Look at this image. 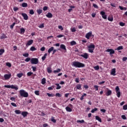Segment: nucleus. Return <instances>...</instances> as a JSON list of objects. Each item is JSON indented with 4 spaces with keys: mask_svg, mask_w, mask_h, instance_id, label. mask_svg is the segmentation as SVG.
<instances>
[{
    "mask_svg": "<svg viewBox=\"0 0 127 127\" xmlns=\"http://www.w3.org/2000/svg\"><path fill=\"white\" fill-rule=\"evenodd\" d=\"M71 65L73 67H75V68H83V67H85V64L78 61L72 62Z\"/></svg>",
    "mask_w": 127,
    "mask_h": 127,
    "instance_id": "f257e3e1",
    "label": "nucleus"
},
{
    "mask_svg": "<svg viewBox=\"0 0 127 127\" xmlns=\"http://www.w3.org/2000/svg\"><path fill=\"white\" fill-rule=\"evenodd\" d=\"M19 93L21 97H24V98H27L28 97V93L25 92L23 89L20 90Z\"/></svg>",
    "mask_w": 127,
    "mask_h": 127,
    "instance_id": "f03ea898",
    "label": "nucleus"
},
{
    "mask_svg": "<svg viewBox=\"0 0 127 127\" xmlns=\"http://www.w3.org/2000/svg\"><path fill=\"white\" fill-rule=\"evenodd\" d=\"M88 52L89 53H93L94 52V49H95V45L91 44L88 46Z\"/></svg>",
    "mask_w": 127,
    "mask_h": 127,
    "instance_id": "7ed1b4c3",
    "label": "nucleus"
},
{
    "mask_svg": "<svg viewBox=\"0 0 127 127\" xmlns=\"http://www.w3.org/2000/svg\"><path fill=\"white\" fill-rule=\"evenodd\" d=\"M4 88H7L8 89H14V90H18V87L17 86H15L14 85H5L4 86Z\"/></svg>",
    "mask_w": 127,
    "mask_h": 127,
    "instance_id": "20e7f679",
    "label": "nucleus"
},
{
    "mask_svg": "<svg viewBox=\"0 0 127 127\" xmlns=\"http://www.w3.org/2000/svg\"><path fill=\"white\" fill-rule=\"evenodd\" d=\"M115 92L116 93V95L118 98L121 97V90H120V87L119 86H116L115 88Z\"/></svg>",
    "mask_w": 127,
    "mask_h": 127,
    "instance_id": "39448f33",
    "label": "nucleus"
},
{
    "mask_svg": "<svg viewBox=\"0 0 127 127\" xmlns=\"http://www.w3.org/2000/svg\"><path fill=\"white\" fill-rule=\"evenodd\" d=\"M39 61H38V59L37 58H32L31 59V64H38Z\"/></svg>",
    "mask_w": 127,
    "mask_h": 127,
    "instance_id": "423d86ee",
    "label": "nucleus"
},
{
    "mask_svg": "<svg viewBox=\"0 0 127 127\" xmlns=\"http://www.w3.org/2000/svg\"><path fill=\"white\" fill-rule=\"evenodd\" d=\"M100 14L102 16V18H103V19H107V15L106 14V12H105V11H101Z\"/></svg>",
    "mask_w": 127,
    "mask_h": 127,
    "instance_id": "0eeeda50",
    "label": "nucleus"
},
{
    "mask_svg": "<svg viewBox=\"0 0 127 127\" xmlns=\"http://www.w3.org/2000/svg\"><path fill=\"white\" fill-rule=\"evenodd\" d=\"M106 52H110V55H112V54H115V50L113 49H108L106 51Z\"/></svg>",
    "mask_w": 127,
    "mask_h": 127,
    "instance_id": "6e6552de",
    "label": "nucleus"
},
{
    "mask_svg": "<svg viewBox=\"0 0 127 127\" xmlns=\"http://www.w3.org/2000/svg\"><path fill=\"white\" fill-rule=\"evenodd\" d=\"M21 15L23 16L24 20H27L28 19V16L25 13H22Z\"/></svg>",
    "mask_w": 127,
    "mask_h": 127,
    "instance_id": "1a4fd4ad",
    "label": "nucleus"
},
{
    "mask_svg": "<svg viewBox=\"0 0 127 127\" xmlns=\"http://www.w3.org/2000/svg\"><path fill=\"white\" fill-rule=\"evenodd\" d=\"M11 77V74H6L4 75V78L5 80H8L9 79H10V77Z\"/></svg>",
    "mask_w": 127,
    "mask_h": 127,
    "instance_id": "9d476101",
    "label": "nucleus"
},
{
    "mask_svg": "<svg viewBox=\"0 0 127 127\" xmlns=\"http://www.w3.org/2000/svg\"><path fill=\"white\" fill-rule=\"evenodd\" d=\"M80 57H83L84 58V59H88V58L89 57V55H88V53H84L83 55H80Z\"/></svg>",
    "mask_w": 127,
    "mask_h": 127,
    "instance_id": "9b49d317",
    "label": "nucleus"
},
{
    "mask_svg": "<svg viewBox=\"0 0 127 127\" xmlns=\"http://www.w3.org/2000/svg\"><path fill=\"white\" fill-rule=\"evenodd\" d=\"M92 31L87 33L85 36L86 38H87V39H90V37L92 36Z\"/></svg>",
    "mask_w": 127,
    "mask_h": 127,
    "instance_id": "f8f14e48",
    "label": "nucleus"
},
{
    "mask_svg": "<svg viewBox=\"0 0 127 127\" xmlns=\"http://www.w3.org/2000/svg\"><path fill=\"white\" fill-rule=\"evenodd\" d=\"M107 91L106 93V95L107 97H109V96H111V95H112V90H109V88H107Z\"/></svg>",
    "mask_w": 127,
    "mask_h": 127,
    "instance_id": "ddd939ff",
    "label": "nucleus"
},
{
    "mask_svg": "<svg viewBox=\"0 0 127 127\" xmlns=\"http://www.w3.org/2000/svg\"><path fill=\"white\" fill-rule=\"evenodd\" d=\"M21 115L23 116V118H25L27 117V115H28V112L26 111H23L21 113Z\"/></svg>",
    "mask_w": 127,
    "mask_h": 127,
    "instance_id": "4468645a",
    "label": "nucleus"
},
{
    "mask_svg": "<svg viewBox=\"0 0 127 127\" xmlns=\"http://www.w3.org/2000/svg\"><path fill=\"white\" fill-rule=\"evenodd\" d=\"M32 43H33V40H29L26 44V46H29L30 45H31Z\"/></svg>",
    "mask_w": 127,
    "mask_h": 127,
    "instance_id": "2eb2a0df",
    "label": "nucleus"
},
{
    "mask_svg": "<svg viewBox=\"0 0 127 127\" xmlns=\"http://www.w3.org/2000/svg\"><path fill=\"white\" fill-rule=\"evenodd\" d=\"M46 16H47V17H48V18H52L53 15L51 12H48L47 14L46 15Z\"/></svg>",
    "mask_w": 127,
    "mask_h": 127,
    "instance_id": "dca6fc26",
    "label": "nucleus"
},
{
    "mask_svg": "<svg viewBox=\"0 0 127 127\" xmlns=\"http://www.w3.org/2000/svg\"><path fill=\"white\" fill-rule=\"evenodd\" d=\"M111 74L113 76H116V68H113L112 69Z\"/></svg>",
    "mask_w": 127,
    "mask_h": 127,
    "instance_id": "f3484780",
    "label": "nucleus"
},
{
    "mask_svg": "<svg viewBox=\"0 0 127 127\" xmlns=\"http://www.w3.org/2000/svg\"><path fill=\"white\" fill-rule=\"evenodd\" d=\"M60 48H61V49H63V50H65V51H66V46L64 44L61 45Z\"/></svg>",
    "mask_w": 127,
    "mask_h": 127,
    "instance_id": "a211bd4d",
    "label": "nucleus"
},
{
    "mask_svg": "<svg viewBox=\"0 0 127 127\" xmlns=\"http://www.w3.org/2000/svg\"><path fill=\"white\" fill-rule=\"evenodd\" d=\"M41 84H42V85H45V84H46V78H43L42 79Z\"/></svg>",
    "mask_w": 127,
    "mask_h": 127,
    "instance_id": "6ab92c4d",
    "label": "nucleus"
},
{
    "mask_svg": "<svg viewBox=\"0 0 127 127\" xmlns=\"http://www.w3.org/2000/svg\"><path fill=\"white\" fill-rule=\"evenodd\" d=\"M53 49H54V47H51L48 51V53H49V54H50V53H51V52H52V51H53Z\"/></svg>",
    "mask_w": 127,
    "mask_h": 127,
    "instance_id": "aec40b11",
    "label": "nucleus"
},
{
    "mask_svg": "<svg viewBox=\"0 0 127 127\" xmlns=\"http://www.w3.org/2000/svg\"><path fill=\"white\" fill-rule=\"evenodd\" d=\"M65 110L66 111V112H72V109H71L70 107H69L68 106L66 107L65 108Z\"/></svg>",
    "mask_w": 127,
    "mask_h": 127,
    "instance_id": "412c9836",
    "label": "nucleus"
},
{
    "mask_svg": "<svg viewBox=\"0 0 127 127\" xmlns=\"http://www.w3.org/2000/svg\"><path fill=\"white\" fill-rule=\"evenodd\" d=\"M108 20H109V21H113L114 17L112 16H109L108 17Z\"/></svg>",
    "mask_w": 127,
    "mask_h": 127,
    "instance_id": "4be33fe9",
    "label": "nucleus"
},
{
    "mask_svg": "<svg viewBox=\"0 0 127 127\" xmlns=\"http://www.w3.org/2000/svg\"><path fill=\"white\" fill-rule=\"evenodd\" d=\"M95 119L97 121H98V122H100V123H102V119L100 118V117L96 116L95 117Z\"/></svg>",
    "mask_w": 127,
    "mask_h": 127,
    "instance_id": "5701e85b",
    "label": "nucleus"
},
{
    "mask_svg": "<svg viewBox=\"0 0 127 127\" xmlns=\"http://www.w3.org/2000/svg\"><path fill=\"white\" fill-rule=\"evenodd\" d=\"M28 5V4H27V3H26V2H23L21 4V6L22 7H27Z\"/></svg>",
    "mask_w": 127,
    "mask_h": 127,
    "instance_id": "b1692460",
    "label": "nucleus"
},
{
    "mask_svg": "<svg viewBox=\"0 0 127 127\" xmlns=\"http://www.w3.org/2000/svg\"><path fill=\"white\" fill-rule=\"evenodd\" d=\"M86 96H87V94L83 93V95L80 98V101H83L84 100V97H86Z\"/></svg>",
    "mask_w": 127,
    "mask_h": 127,
    "instance_id": "393cba45",
    "label": "nucleus"
},
{
    "mask_svg": "<svg viewBox=\"0 0 127 127\" xmlns=\"http://www.w3.org/2000/svg\"><path fill=\"white\" fill-rule=\"evenodd\" d=\"M25 32V29L24 28H22L20 29V34H23Z\"/></svg>",
    "mask_w": 127,
    "mask_h": 127,
    "instance_id": "a878e982",
    "label": "nucleus"
},
{
    "mask_svg": "<svg viewBox=\"0 0 127 127\" xmlns=\"http://www.w3.org/2000/svg\"><path fill=\"white\" fill-rule=\"evenodd\" d=\"M5 38H7V37L4 34H3L2 36H0V39H4Z\"/></svg>",
    "mask_w": 127,
    "mask_h": 127,
    "instance_id": "bb28decb",
    "label": "nucleus"
},
{
    "mask_svg": "<svg viewBox=\"0 0 127 127\" xmlns=\"http://www.w3.org/2000/svg\"><path fill=\"white\" fill-rule=\"evenodd\" d=\"M23 76V73H19L17 74V77H18V78H21V77H22Z\"/></svg>",
    "mask_w": 127,
    "mask_h": 127,
    "instance_id": "cd10ccee",
    "label": "nucleus"
},
{
    "mask_svg": "<svg viewBox=\"0 0 127 127\" xmlns=\"http://www.w3.org/2000/svg\"><path fill=\"white\" fill-rule=\"evenodd\" d=\"M15 113L16 115H20V114H21V111L19 110H17L15 111Z\"/></svg>",
    "mask_w": 127,
    "mask_h": 127,
    "instance_id": "c85d7f7f",
    "label": "nucleus"
},
{
    "mask_svg": "<svg viewBox=\"0 0 127 127\" xmlns=\"http://www.w3.org/2000/svg\"><path fill=\"white\" fill-rule=\"evenodd\" d=\"M55 85L56 86H57V90H60V89H61V87L60 86L59 83H56Z\"/></svg>",
    "mask_w": 127,
    "mask_h": 127,
    "instance_id": "c756f323",
    "label": "nucleus"
},
{
    "mask_svg": "<svg viewBox=\"0 0 127 127\" xmlns=\"http://www.w3.org/2000/svg\"><path fill=\"white\" fill-rule=\"evenodd\" d=\"M42 9H37V13H38V14H41V13H42Z\"/></svg>",
    "mask_w": 127,
    "mask_h": 127,
    "instance_id": "7c9ffc66",
    "label": "nucleus"
},
{
    "mask_svg": "<svg viewBox=\"0 0 127 127\" xmlns=\"http://www.w3.org/2000/svg\"><path fill=\"white\" fill-rule=\"evenodd\" d=\"M76 42H75V41H72L71 42H70V45L71 46H74V45H76Z\"/></svg>",
    "mask_w": 127,
    "mask_h": 127,
    "instance_id": "2f4dec72",
    "label": "nucleus"
},
{
    "mask_svg": "<svg viewBox=\"0 0 127 127\" xmlns=\"http://www.w3.org/2000/svg\"><path fill=\"white\" fill-rule=\"evenodd\" d=\"M30 51H35V50H37V49L35 47L32 46L30 48Z\"/></svg>",
    "mask_w": 127,
    "mask_h": 127,
    "instance_id": "473e14b6",
    "label": "nucleus"
},
{
    "mask_svg": "<svg viewBox=\"0 0 127 127\" xmlns=\"http://www.w3.org/2000/svg\"><path fill=\"white\" fill-rule=\"evenodd\" d=\"M47 72L48 73H52V70H51V67H48L47 68Z\"/></svg>",
    "mask_w": 127,
    "mask_h": 127,
    "instance_id": "72a5a7b5",
    "label": "nucleus"
},
{
    "mask_svg": "<svg viewBox=\"0 0 127 127\" xmlns=\"http://www.w3.org/2000/svg\"><path fill=\"white\" fill-rule=\"evenodd\" d=\"M97 111H98V108H94V109H92L91 112L92 114H94V113H95V112H97Z\"/></svg>",
    "mask_w": 127,
    "mask_h": 127,
    "instance_id": "f704fd0d",
    "label": "nucleus"
},
{
    "mask_svg": "<svg viewBox=\"0 0 127 127\" xmlns=\"http://www.w3.org/2000/svg\"><path fill=\"white\" fill-rule=\"evenodd\" d=\"M29 61L31 62V59H30V58H27L25 60V62H29Z\"/></svg>",
    "mask_w": 127,
    "mask_h": 127,
    "instance_id": "c9c22d12",
    "label": "nucleus"
},
{
    "mask_svg": "<svg viewBox=\"0 0 127 127\" xmlns=\"http://www.w3.org/2000/svg\"><path fill=\"white\" fill-rule=\"evenodd\" d=\"M77 123H79L80 124H84V123H85V121H84V120H77Z\"/></svg>",
    "mask_w": 127,
    "mask_h": 127,
    "instance_id": "e433bc0d",
    "label": "nucleus"
},
{
    "mask_svg": "<svg viewBox=\"0 0 127 127\" xmlns=\"http://www.w3.org/2000/svg\"><path fill=\"white\" fill-rule=\"evenodd\" d=\"M3 53H4V49H0V56H1Z\"/></svg>",
    "mask_w": 127,
    "mask_h": 127,
    "instance_id": "4c0bfd02",
    "label": "nucleus"
},
{
    "mask_svg": "<svg viewBox=\"0 0 127 127\" xmlns=\"http://www.w3.org/2000/svg\"><path fill=\"white\" fill-rule=\"evenodd\" d=\"M76 89H77V90H81L82 88H81V84H77L76 85Z\"/></svg>",
    "mask_w": 127,
    "mask_h": 127,
    "instance_id": "58836bf2",
    "label": "nucleus"
},
{
    "mask_svg": "<svg viewBox=\"0 0 127 127\" xmlns=\"http://www.w3.org/2000/svg\"><path fill=\"white\" fill-rule=\"evenodd\" d=\"M119 8H120L121 10H127V7H125L124 8L122 6H119Z\"/></svg>",
    "mask_w": 127,
    "mask_h": 127,
    "instance_id": "ea45409f",
    "label": "nucleus"
},
{
    "mask_svg": "<svg viewBox=\"0 0 127 127\" xmlns=\"http://www.w3.org/2000/svg\"><path fill=\"white\" fill-rule=\"evenodd\" d=\"M61 71V69L58 68L57 70L54 71V73H59Z\"/></svg>",
    "mask_w": 127,
    "mask_h": 127,
    "instance_id": "a19ab883",
    "label": "nucleus"
},
{
    "mask_svg": "<svg viewBox=\"0 0 127 127\" xmlns=\"http://www.w3.org/2000/svg\"><path fill=\"white\" fill-rule=\"evenodd\" d=\"M123 49H124L123 46H121L117 48V50H123Z\"/></svg>",
    "mask_w": 127,
    "mask_h": 127,
    "instance_id": "79ce46f5",
    "label": "nucleus"
},
{
    "mask_svg": "<svg viewBox=\"0 0 127 127\" xmlns=\"http://www.w3.org/2000/svg\"><path fill=\"white\" fill-rule=\"evenodd\" d=\"M94 68L96 71H98V70H99L100 69V66H99V65H96V66H94Z\"/></svg>",
    "mask_w": 127,
    "mask_h": 127,
    "instance_id": "37998d69",
    "label": "nucleus"
},
{
    "mask_svg": "<svg viewBox=\"0 0 127 127\" xmlns=\"http://www.w3.org/2000/svg\"><path fill=\"white\" fill-rule=\"evenodd\" d=\"M6 66H7V67H9V68H10V67H11V64H10V63H6Z\"/></svg>",
    "mask_w": 127,
    "mask_h": 127,
    "instance_id": "c03bdc74",
    "label": "nucleus"
},
{
    "mask_svg": "<svg viewBox=\"0 0 127 127\" xmlns=\"http://www.w3.org/2000/svg\"><path fill=\"white\" fill-rule=\"evenodd\" d=\"M29 13H30V14H31L32 15L34 14V11L33 10V9L30 10Z\"/></svg>",
    "mask_w": 127,
    "mask_h": 127,
    "instance_id": "a18cd8bd",
    "label": "nucleus"
},
{
    "mask_svg": "<svg viewBox=\"0 0 127 127\" xmlns=\"http://www.w3.org/2000/svg\"><path fill=\"white\" fill-rule=\"evenodd\" d=\"M94 88L95 89V91H99V86L94 85Z\"/></svg>",
    "mask_w": 127,
    "mask_h": 127,
    "instance_id": "49530a36",
    "label": "nucleus"
},
{
    "mask_svg": "<svg viewBox=\"0 0 127 127\" xmlns=\"http://www.w3.org/2000/svg\"><path fill=\"white\" fill-rule=\"evenodd\" d=\"M34 93H35V95H36V96H39V91L35 90Z\"/></svg>",
    "mask_w": 127,
    "mask_h": 127,
    "instance_id": "de8ad7c7",
    "label": "nucleus"
},
{
    "mask_svg": "<svg viewBox=\"0 0 127 127\" xmlns=\"http://www.w3.org/2000/svg\"><path fill=\"white\" fill-rule=\"evenodd\" d=\"M15 25V22H14L12 25L10 26V28H11V29H12Z\"/></svg>",
    "mask_w": 127,
    "mask_h": 127,
    "instance_id": "09e8293b",
    "label": "nucleus"
},
{
    "mask_svg": "<svg viewBox=\"0 0 127 127\" xmlns=\"http://www.w3.org/2000/svg\"><path fill=\"white\" fill-rule=\"evenodd\" d=\"M23 56L24 57H28V56H29V54L28 53L23 54Z\"/></svg>",
    "mask_w": 127,
    "mask_h": 127,
    "instance_id": "8fccbe9b",
    "label": "nucleus"
},
{
    "mask_svg": "<svg viewBox=\"0 0 127 127\" xmlns=\"http://www.w3.org/2000/svg\"><path fill=\"white\" fill-rule=\"evenodd\" d=\"M56 97H59V98H60V97H62V95H61V94L59 93H57L56 94Z\"/></svg>",
    "mask_w": 127,
    "mask_h": 127,
    "instance_id": "3c124183",
    "label": "nucleus"
},
{
    "mask_svg": "<svg viewBox=\"0 0 127 127\" xmlns=\"http://www.w3.org/2000/svg\"><path fill=\"white\" fill-rule=\"evenodd\" d=\"M47 96H48V97H54V95H53V94H50V93H47Z\"/></svg>",
    "mask_w": 127,
    "mask_h": 127,
    "instance_id": "603ef678",
    "label": "nucleus"
},
{
    "mask_svg": "<svg viewBox=\"0 0 127 127\" xmlns=\"http://www.w3.org/2000/svg\"><path fill=\"white\" fill-rule=\"evenodd\" d=\"M14 19L15 22L16 24H17L18 23H19V20H17V19L14 18Z\"/></svg>",
    "mask_w": 127,
    "mask_h": 127,
    "instance_id": "864d4df0",
    "label": "nucleus"
},
{
    "mask_svg": "<svg viewBox=\"0 0 127 127\" xmlns=\"http://www.w3.org/2000/svg\"><path fill=\"white\" fill-rule=\"evenodd\" d=\"M125 24H126V23H124L123 22H121L120 23V26H125Z\"/></svg>",
    "mask_w": 127,
    "mask_h": 127,
    "instance_id": "5fc2aeb1",
    "label": "nucleus"
},
{
    "mask_svg": "<svg viewBox=\"0 0 127 127\" xmlns=\"http://www.w3.org/2000/svg\"><path fill=\"white\" fill-rule=\"evenodd\" d=\"M53 89H54V86H52L49 87L48 88V90H53Z\"/></svg>",
    "mask_w": 127,
    "mask_h": 127,
    "instance_id": "6e6d98bb",
    "label": "nucleus"
},
{
    "mask_svg": "<svg viewBox=\"0 0 127 127\" xmlns=\"http://www.w3.org/2000/svg\"><path fill=\"white\" fill-rule=\"evenodd\" d=\"M10 101H12L13 102H15V97H10Z\"/></svg>",
    "mask_w": 127,
    "mask_h": 127,
    "instance_id": "4d7b16f0",
    "label": "nucleus"
},
{
    "mask_svg": "<svg viewBox=\"0 0 127 127\" xmlns=\"http://www.w3.org/2000/svg\"><path fill=\"white\" fill-rule=\"evenodd\" d=\"M121 118L123 120H127V117H126V115H122Z\"/></svg>",
    "mask_w": 127,
    "mask_h": 127,
    "instance_id": "13d9d810",
    "label": "nucleus"
},
{
    "mask_svg": "<svg viewBox=\"0 0 127 127\" xmlns=\"http://www.w3.org/2000/svg\"><path fill=\"white\" fill-rule=\"evenodd\" d=\"M32 74H33V72H27V76H31V75H32Z\"/></svg>",
    "mask_w": 127,
    "mask_h": 127,
    "instance_id": "bf43d9fd",
    "label": "nucleus"
},
{
    "mask_svg": "<svg viewBox=\"0 0 127 127\" xmlns=\"http://www.w3.org/2000/svg\"><path fill=\"white\" fill-rule=\"evenodd\" d=\"M58 28L59 29H61V30H63V29H64L62 25H59L58 26Z\"/></svg>",
    "mask_w": 127,
    "mask_h": 127,
    "instance_id": "052dcab7",
    "label": "nucleus"
},
{
    "mask_svg": "<svg viewBox=\"0 0 127 127\" xmlns=\"http://www.w3.org/2000/svg\"><path fill=\"white\" fill-rule=\"evenodd\" d=\"M43 10L44 11H46V10H47V9H48V7L45 6L43 8Z\"/></svg>",
    "mask_w": 127,
    "mask_h": 127,
    "instance_id": "680f3d73",
    "label": "nucleus"
},
{
    "mask_svg": "<svg viewBox=\"0 0 127 127\" xmlns=\"http://www.w3.org/2000/svg\"><path fill=\"white\" fill-rule=\"evenodd\" d=\"M123 110H124L125 111H126V110H127V105L123 106Z\"/></svg>",
    "mask_w": 127,
    "mask_h": 127,
    "instance_id": "e2e57ef3",
    "label": "nucleus"
},
{
    "mask_svg": "<svg viewBox=\"0 0 127 127\" xmlns=\"http://www.w3.org/2000/svg\"><path fill=\"white\" fill-rule=\"evenodd\" d=\"M93 6L94 7V8H99V6L96 4H93Z\"/></svg>",
    "mask_w": 127,
    "mask_h": 127,
    "instance_id": "0e129e2a",
    "label": "nucleus"
},
{
    "mask_svg": "<svg viewBox=\"0 0 127 127\" xmlns=\"http://www.w3.org/2000/svg\"><path fill=\"white\" fill-rule=\"evenodd\" d=\"M11 105L13 107H17V105H16V104H15L14 103H11Z\"/></svg>",
    "mask_w": 127,
    "mask_h": 127,
    "instance_id": "69168bd1",
    "label": "nucleus"
},
{
    "mask_svg": "<svg viewBox=\"0 0 127 127\" xmlns=\"http://www.w3.org/2000/svg\"><path fill=\"white\" fill-rule=\"evenodd\" d=\"M18 9V7H13L14 11H17Z\"/></svg>",
    "mask_w": 127,
    "mask_h": 127,
    "instance_id": "338daca9",
    "label": "nucleus"
},
{
    "mask_svg": "<svg viewBox=\"0 0 127 127\" xmlns=\"http://www.w3.org/2000/svg\"><path fill=\"white\" fill-rule=\"evenodd\" d=\"M32 68L33 69V71H34V72H35V71H36V66H32Z\"/></svg>",
    "mask_w": 127,
    "mask_h": 127,
    "instance_id": "774afa93",
    "label": "nucleus"
}]
</instances>
